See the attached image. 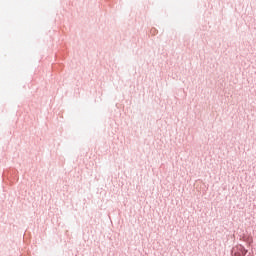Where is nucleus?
I'll return each mask as SVG.
<instances>
[{
  "instance_id": "nucleus-1",
  "label": "nucleus",
  "mask_w": 256,
  "mask_h": 256,
  "mask_svg": "<svg viewBox=\"0 0 256 256\" xmlns=\"http://www.w3.org/2000/svg\"><path fill=\"white\" fill-rule=\"evenodd\" d=\"M232 255L233 256H245L247 255V250L245 247L238 245L232 249Z\"/></svg>"
}]
</instances>
